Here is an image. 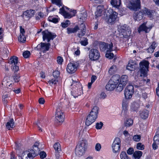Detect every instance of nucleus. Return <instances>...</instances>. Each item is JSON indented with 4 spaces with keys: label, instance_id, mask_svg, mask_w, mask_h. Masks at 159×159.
<instances>
[{
    "label": "nucleus",
    "instance_id": "e2e57ef3",
    "mask_svg": "<svg viewBox=\"0 0 159 159\" xmlns=\"http://www.w3.org/2000/svg\"><path fill=\"white\" fill-rule=\"evenodd\" d=\"M64 6H63L61 8H60L59 9V13L62 15L64 14V13L66 12Z\"/></svg>",
    "mask_w": 159,
    "mask_h": 159
},
{
    "label": "nucleus",
    "instance_id": "9d476101",
    "mask_svg": "<svg viewBox=\"0 0 159 159\" xmlns=\"http://www.w3.org/2000/svg\"><path fill=\"white\" fill-rule=\"evenodd\" d=\"M147 22H144L141 24L138 29V32L140 34L141 32H144L145 33H147L149 32L152 28V26L151 25L147 26L146 25Z\"/></svg>",
    "mask_w": 159,
    "mask_h": 159
},
{
    "label": "nucleus",
    "instance_id": "8fccbe9b",
    "mask_svg": "<svg viewBox=\"0 0 159 159\" xmlns=\"http://www.w3.org/2000/svg\"><path fill=\"white\" fill-rule=\"evenodd\" d=\"M141 136L140 135L136 134L134 135L133 137V139L136 142L139 141L141 139Z\"/></svg>",
    "mask_w": 159,
    "mask_h": 159
},
{
    "label": "nucleus",
    "instance_id": "9b49d317",
    "mask_svg": "<svg viewBox=\"0 0 159 159\" xmlns=\"http://www.w3.org/2000/svg\"><path fill=\"white\" fill-rule=\"evenodd\" d=\"M86 145V143L84 141H82L77 148L76 154L80 156H82L85 151Z\"/></svg>",
    "mask_w": 159,
    "mask_h": 159
},
{
    "label": "nucleus",
    "instance_id": "603ef678",
    "mask_svg": "<svg viewBox=\"0 0 159 159\" xmlns=\"http://www.w3.org/2000/svg\"><path fill=\"white\" fill-rule=\"evenodd\" d=\"M18 38L19 41H20L21 42L24 43L25 42V41H26V38L25 37V35H24V36H22V35H20Z\"/></svg>",
    "mask_w": 159,
    "mask_h": 159
},
{
    "label": "nucleus",
    "instance_id": "bf43d9fd",
    "mask_svg": "<svg viewBox=\"0 0 159 159\" xmlns=\"http://www.w3.org/2000/svg\"><path fill=\"white\" fill-rule=\"evenodd\" d=\"M53 75L55 78H57L60 75V72L58 70H55L53 72Z\"/></svg>",
    "mask_w": 159,
    "mask_h": 159
},
{
    "label": "nucleus",
    "instance_id": "c03bdc74",
    "mask_svg": "<svg viewBox=\"0 0 159 159\" xmlns=\"http://www.w3.org/2000/svg\"><path fill=\"white\" fill-rule=\"evenodd\" d=\"M70 24V21L69 20H66L65 22H62L61 26L63 28H66Z\"/></svg>",
    "mask_w": 159,
    "mask_h": 159
},
{
    "label": "nucleus",
    "instance_id": "680f3d73",
    "mask_svg": "<svg viewBox=\"0 0 159 159\" xmlns=\"http://www.w3.org/2000/svg\"><path fill=\"white\" fill-rule=\"evenodd\" d=\"M127 153L129 155L132 154L134 152V150L133 148H130L127 151Z\"/></svg>",
    "mask_w": 159,
    "mask_h": 159
},
{
    "label": "nucleus",
    "instance_id": "79ce46f5",
    "mask_svg": "<svg viewBox=\"0 0 159 159\" xmlns=\"http://www.w3.org/2000/svg\"><path fill=\"white\" fill-rule=\"evenodd\" d=\"M121 159H130L127 155L126 152L125 151H122L120 155Z\"/></svg>",
    "mask_w": 159,
    "mask_h": 159
},
{
    "label": "nucleus",
    "instance_id": "09e8293b",
    "mask_svg": "<svg viewBox=\"0 0 159 159\" xmlns=\"http://www.w3.org/2000/svg\"><path fill=\"white\" fill-rule=\"evenodd\" d=\"M30 55V52L28 51H26L24 52L23 53V56L25 58L29 57Z\"/></svg>",
    "mask_w": 159,
    "mask_h": 159
},
{
    "label": "nucleus",
    "instance_id": "58836bf2",
    "mask_svg": "<svg viewBox=\"0 0 159 159\" xmlns=\"http://www.w3.org/2000/svg\"><path fill=\"white\" fill-rule=\"evenodd\" d=\"M123 84L120 82L117 86L116 87V91L117 92H120L123 89L125 85H124Z\"/></svg>",
    "mask_w": 159,
    "mask_h": 159
},
{
    "label": "nucleus",
    "instance_id": "864d4df0",
    "mask_svg": "<svg viewBox=\"0 0 159 159\" xmlns=\"http://www.w3.org/2000/svg\"><path fill=\"white\" fill-rule=\"evenodd\" d=\"M103 125V123L102 122H100L99 123H97L96 125V128L97 129H100Z\"/></svg>",
    "mask_w": 159,
    "mask_h": 159
},
{
    "label": "nucleus",
    "instance_id": "4be33fe9",
    "mask_svg": "<svg viewBox=\"0 0 159 159\" xmlns=\"http://www.w3.org/2000/svg\"><path fill=\"white\" fill-rule=\"evenodd\" d=\"M116 87V85L115 84L109 80L106 86V89L108 91H111L114 90Z\"/></svg>",
    "mask_w": 159,
    "mask_h": 159
},
{
    "label": "nucleus",
    "instance_id": "aec40b11",
    "mask_svg": "<svg viewBox=\"0 0 159 159\" xmlns=\"http://www.w3.org/2000/svg\"><path fill=\"white\" fill-rule=\"evenodd\" d=\"M35 12L34 10L31 9L27 10L24 12L23 15L28 18H30L34 16Z\"/></svg>",
    "mask_w": 159,
    "mask_h": 159
},
{
    "label": "nucleus",
    "instance_id": "4c0bfd02",
    "mask_svg": "<svg viewBox=\"0 0 159 159\" xmlns=\"http://www.w3.org/2000/svg\"><path fill=\"white\" fill-rule=\"evenodd\" d=\"M0 51L1 52V54L3 55H4L7 56V55L9 53V52L7 48L5 47L1 48L0 49Z\"/></svg>",
    "mask_w": 159,
    "mask_h": 159
},
{
    "label": "nucleus",
    "instance_id": "a18cd8bd",
    "mask_svg": "<svg viewBox=\"0 0 159 159\" xmlns=\"http://www.w3.org/2000/svg\"><path fill=\"white\" fill-rule=\"evenodd\" d=\"M136 147L138 149L143 150L144 149L145 146L141 143H139L137 144Z\"/></svg>",
    "mask_w": 159,
    "mask_h": 159
},
{
    "label": "nucleus",
    "instance_id": "e433bc0d",
    "mask_svg": "<svg viewBox=\"0 0 159 159\" xmlns=\"http://www.w3.org/2000/svg\"><path fill=\"white\" fill-rule=\"evenodd\" d=\"M120 145H114L112 144V148L113 151L114 152L116 153L120 150Z\"/></svg>",
    "mask_w": 159,
    "mask_h": 159
},
{
    "label": "nucleus",
    "instance_id": "2f4dec72",
    "mask_svg": "<svg viewBox=\"0 0 159 159\" xmlns=\"http://www.w3.org/2000/svg\"><path fill=\"white\" fill-rule=\"evenodd\" d=\"M128 77L126 75H123L121 76L120 82L123 84L124 85H126L128 81Z\"/></svg>",
    "mask_w": 159,
    "mask_h": 159
},
{
    "label": "nucleus",
    "instance_id": "f03ea898",
    "mask_svg": "<svg viewBox=\"0 0 159 159\" xmlns=\"http://www.w3.org/2000/svg\"><path fill=\"white\" fill-rule=\"evenodd\" d=\"M149 64V62L146 61H141L140 62L139 66L141 76L146 77L147 76Z\"/></svg>",
    "mask_w": 159,
    "mask_h": 159
},
{
    "label": "nucleus",
    "instance_id": "c85d7f7f",
    "mask_svg": "<svg viewBox=\"0 0 159 159\" xmlns=\"http://www.w3.org/2000/svg\"><path fill=\"white\" fill-rule=\"evenodd\" d=\"M71 86H72V88H80L82 89L81 85L80 83L78 81H76L73 80Z\"/></svg>",
    "mask_w": 159,
    "mask_h": 159
},
{
    "label": "nucleus",
    "instance_id": "f257e3e1",
    "mask_svg": "<svg viewBox=\"0 0 159 159\" xmlns=\"http://www.w3.org/2000/svg\"><path fill=\"white\" fill-rule=\"evenodd\" d=\"M80 30V33L78 34L77 36L79 38L85 35L86 33V28L84 24L82 23L80 25V27L78 25L75 26L74 28L68 27L67 28V33L70 34L76 33L78 30Z\"/></svg>",
    "mask_w": 159,
    "mask_h": 159
},
{
    "label": "nucleus",
    "instance_id": "a19ab883",
    "mask_svg": "<svg viewBox=\"0 0 159 159\" xmlns=\"http://www.w3.org/2000/svg\"><path fill=\"white\" fill-rule=\"evenodd\" d=\"M52 3L53 4H55L60 7L62 5L61 0H51Z\"/></svg>",
    "mask_w": 159,
    "mask_h": 159
},
{
    "label": "nucleus",
    "instance_id": "7ed1b4c3",
    "mask_svg": "<svg viewBox=\"0 0 159 159\" xmlns=\"http://www.w3.org/2000/svg\"><path fill=\"white\" fill-rule=\"evenodd\" d=\"M42 34L43 41L46 40L48 43H49L51 40H53L57 36L55 33H52L49 31L48 30L43 31Z\"/></svg>",
    "mask_w": 159,
    "mask_h": 159
},
{
    "label": "nucleus",
    "instance_id": "7c9ffc66",
    "mask_svg": "<svg viewBox=\"0 0 159 159\" xmlns=\"http://www.w3.org/2000/svg\"><path fill=\"white\" fill-rule=\"evenodd\" d=\"M139 105L138 103L134 102L131 104L130 109L132 111H135L137 112L138 111Z\"/></svg>",
    "mask_w": 159,
    "mask_h": 159
},
{
    "label": "nucleus",
    "instance_id": "0e129e2a",
    "mask_svg": "<svg viewBox=\"0 0 159 159\" xmlns=\"http://www.w3.org/2000/svg\"><path fill=\"white\" fill-rule=\"evenodd\" d=\"M57 81L58 80H57V79L55 78L54 79H52L51 80H49L48 82L50 84H57Z\"/></svg>",
    "mask_w": 159,
    "mask_h": 159
},
{
    "label": "nucleus",
    "instance_id": "39448f33",
    "mask_svg": "<svg viewBox=\"0 0 159 159\" xmlns=\"http://www.w3.org/2000/svg\"><path fill=\"white\" fill-rule=\"evenodd\" d=\"M120 31L122 33L120 37L121 38H128L131 34L130 28L126 25H124L120 27Z\"/></svg>",
    "mask_w": 159,
    "mask_h": 159
},
{
    "label": "nucleus",
    "instance_id": "37998d69",
    "mask_svg": "<svg viewBox=\"0 0 159 159\" xmlns=\"http://www.w3.org/2000/svg\"><path fill=\"white\" fill-rule=\"evenodd\" d=\"M133 121L130 119H128L125 122V126L129 127L132 125L133 124Z\"/></svg>",
    "mask_w": 159,
    "mask_h": 159
},
{
    "label": "nucleus",
    "instance_id": "4468645a",
    "mask_svg": "<svg viewBox=\"0 0 159 159\" xmlns=\"http://www.w3.org/2000/svg\"><path fill=\"white\" fill-rule=\"evenodd\" d=\"M39 148L36 147H35V149L33 148V149L30 150V151H29V153H28V158H31V159H32L39 153Z\"/></svg>",
    "mask_w": 159,
    "mask_h": 159
},
{
    "label": "nucleus",
    "instance_id": "1a4fd4ad",
    "mask_svg": "<svg viewBox=\"0 0 159 159\" xmlns=\"http://www.w3.org/2000/svg\"><path fill=\"white\" fill-rule=\"evenodd\" d=\"M99 47L102 51H106L107 52H111L113 51V43H111L110 44H108L107 43L103 42L100 44Z\"/></svg>",
    "mask_w": 159,
    "mask_h": 159
},
{
    "label": "nucleus",
    "instance_id": "5fc2aeb1",
    "mask_svg": "<svg viewBox=\"0 0 159 159\" xmlns=\"http://www.w3.org/2000/svg\"><path fill=\"white\" fill-rule=\"evenodd\" d=\"M84 38V40L81 41L80 43L82 45L86 46L88 44V39L87 38Z\"/></svg>",
    "mask_w": 159,
    "mask_h": 159
},
{
    "label": "nucleus",
    "instance_id": "6e6552de",
    "mask_svg": "<svg viewBox=\"0 0 159 159\" xmlns=\"http://www.w3.org/2000/svg\"><path fill=\"white\" fill-rule=\"evenodd\" d=\"M134 92V87L132 85H129L125 88L124 94L125 97L127 99L130 98Z\"/></svg>",
    "mask_w": 159,
    "mask_h": 159
},
{
    "label": "nucleus",
    "instance_id": "6ab92c4d",
    "mask_svg": "<svg viewBox=\"0 0 159 159\" xmlns=\"http://www.w3.org/2000/svg\"><path fill=\"white\" fill-rule=\"evenodd\" d=\"M143 12L144 14H146L148 16V17L151 19H152L153 18V14L155 12L154 10H151L145 8L143 10Z\"/></svg>",
    "mask_w": 159,
    "mask_h": 159
},
{
    "label": "nucleus",
    "instance_id": "cd10ccee",
    "mask_svg": "<svg viewBox=\"0 0 159 159\" xmlns=\"http://www.w3.org/2000/svg\"><path fill=\"white\" fill-rule=\"evenodd\" d=\"M101 6H98L97 9V10L95 13V18L101 16L102 15V10Z\"/></svg>",
    "mask_w": 159,
    "mask_h": 159
},
{
    "label": "nucleus",
    "instance_id": "f3484780",
    "mask_svg": "<svg viewBox=\"0 0 159 159\" xmlns=\"http://www.w3.org/2000/svg\"><path fill=\"white\" fill-rule=\"evenodd\" d=\"M82 92V89L80 88H72L71 94L75 98L77 97L78 96L81 94Z\"/></svg>",
    "mask_w": 159,
    "mask_h": 159
},
{
    "label": "nucleus",
    "instance_id": "5701e85b",
    "mask_svg": "<svg viewBox=\"0 0 159 159\" xmlns=\"http://www.w3.org/2000/svg\"><path fill=\"white\" fill-rule=\"evenodd\" d=\"M139 114L140 116L142 119H145L148 116L149 111L146 109H144L142 111H140Z\"/></svg>",
    "mask_w": 159,
    "mask_h": 159
},
{
    "label": "nucleus",
    "instance_id": "473e14b6",
    "mask_svg": "<svg viewBox=\"0 0 159 159\" xmlns=\"http://www.w3.org/2000/svg\"><path fill=\"white\" fill-rule=\"evenodd\" d=\"M143 152L140 151H136L133 154V156L134 157L137 159H139L142 156Z\"/></svg>",
    "mask_w": 159,
    "mask_h": 159
},
{
    "label": "nucleus",
    "instance_id": "dca6fc26",
    "mask_svg": "<svg viewBox=\"0 0 159 159\" xmlns=\"http://www.w3.org/2000/svg\"><path fill=\"white\" fill-rule=\"evenodd\" d=\"M143 10L134 13L133 18L135 20H141L143 16Z\"/></svg>",
    "mask_w": 159,
    "mask_h": 159
},
{
    "label": "nucleus",
    "instance_id": "20e7f679",
    "mask_svg": "<svg viewBox=\"0 0 159 159\" xmlns=\"http://www.w3.org/2000/svg\"><path fill=\"white\" fill-rule=\"evenodd\" d=\"M89 59L92 61L98 60L100 57L99 51L96 48H92L89 51Z\"/></svg>",
    "mask_w": 159,
    "mask_h": 159
},
{
    "label": "nucleus",
    "instance_id": "338daca9",
    "mask_svg": "<svg viewBox=\"0 0 159 159\" xmlns=\"http://www.w3.org/2000/svg\"><path fill=\"white\" fill-rule=\"evenodd\" d=\"M20 35H22V36L25 35V30L24 28H22V26H20Z\"/></svg>",
    "mask_w": 159,
    "mask_h": 159
},
{
    "label": "nucleus",
    "instance_id": "c756f323",
    "mask_svg": "<svg viewBox=\"0 0 159 159\" xmlns=\"http://www.w3.org/2000/svg\"><path fill=\"white\" fill-rule=\"evenodd\" d=\"M2 84L4 87L8 88L13 86L14 84H12L11 81H7L4 79L2 81Z\"/></svg>",
    "mask_w": 159,
    "mask_h": 159
},
{
    "label": "nucleus",
    "instance_id": "c9c22d12",
    "mask_svg": "<svg viewBox=\"0 0 159 159\" xmlns=\"http://www.w3.org/2000/svg\"><path fill=\"white\" fill-rule=\"evenodd\" d=\"M20 76L19 73H14L12 76V77L15 82H18L20 80Z\"/></svg>",
    "mask_w": 159,
    "mask_h": 159
},
{
    "label": "nucleus",
    "instance_id": "3c124183",
    "mask_svg": "<svg viewBox=\"0 0 159 159\" xmlns=\"http://www.w3.org/2000/svg\"><path fill=\"white\" fill-rule=\"evenodd\" d=\"M11 68L13 69L14 73H15L16 72L18 71L19 70V66H17V65H12L11 66Z\"/></svg>",
    "mask_w": 159,
    "mask_h": 159
},
{
    "label": "nucleus",
    "instance_id": "4d7b16f0",
    "mask_svg": "<svg viewBox=\"0 0 159 159\" xmlns=\"http://www.w3.org/2000/svg\"><path fill=\"white\" fill-rule=\"evenodd\" d=\"M63 16H64L65 18L70 19L72 17V16L69 13L66 12H65Z\"/></svg>",
    "mask_w": 159,
    "mask_h": 159
},
{
    "label": "nucleus",
    "instance_id": "72a5a7b5",
    "mask_svg": "<svg viewBox=\"0 0 159 159\" xmlns=\"http://www.w3.org/2000/svg\"><path fill=\"white\" fill-rule=\"evenodd\" d=\"M48 19L49 21L54 23H57L60 20L59 18H55L53 16H49Z\"/></svg>",
    "mask_w": 159,
    "mask_h": 159
},
{
    "label": "nucleus",
    "instance_id": "49530a36",
    "mask_svg": "<svg viewBox=\"0 0 159 159\" xmlns=\"http://www.w3.org/2000/svg\"><path fill=\"white\" fill-rule=\"evenodd\" d=\"M120 142L121 141L120 139L118 137H116L115 139L112 144H113V145L116 144L120 145Z\"/></svg>",
    "mask_w": 159,
    "mask_h": 159
},
{
    "label": "nucleus",
    "instance_id": "bb28decb",
    "mask_svg": "<svg viewBox=\"0 0 159 159\" xmlns=\"http://www.w3.org/2000/svg\"><path fill=\"white\" fill-rule=\"evenodd\" d=\"M14 120L12 118L9 120L6 125V128L8 129V130L14 128Z\"/></svg>",
    "mask_w": 159,
    "mask_h": 159
},
{
    "label": "nucleus",
    "instance_id": "0eeeda50",
    "mask_svg": "<svg viewBox=\"0 0 159 159\" xmlns=\"http://www.w3.org/2000/svg\"><path fill=\"white\" fill-rule=\"evenodd\" d=\"M51 44L49 43H45L41 42L35 48V49L40 51L43 53H45L47 51L49 50Z\"/></svg>",
    "mask_w": 159,
    "mask_h": 159
},
{
    "label": "nucleus",
    "instance_id": "a878e982",
    "mask_svg": "<svg viewBox=\"0 0 159 159\" xmlns=\"http://www.w3.org/2000/svg\"><path fill=\"white\" fill-rule=\"evenodd\" d=\"M18 62V58L16 56L12 57L8 60V63L12 65H17Z\"/></svg>",
    "mask_w": 159,
    "mask_h": 159
},
{
    "label": "nucleus",
    "instance_id": "412c9836",
    "mask_svg": "<svg viewBox=\"0 0 159 159\" xmlns=\"http://www.w3.org/2000/svg\"><path fill=\"white\" fill-rule=\"evenodd\" d=\"M96 119L94 118V117H92V116L89 115L85 120V125L87 126H89L93 123Z\"/></svg>",
    "mask_w": 159,
    "mask_h": 159
},
{
    "label": "nucleus",
    "instance_id": "2eb2a0df",
    "mask_svg": "<svg viewBox=\"0 0 159 159\" xmlns=\"http://www.w3.org/2000/svg\"><path fill=\"white\" fill-rule=\"evenodd\" d=\"M118 13L115 11H112V13L111 14L108 19V23L111 24H114L116 20L118 18Z\"/></svg>",
    "mask_w": 159,
    "mask_h": 159
},
{
    "label": "nucleus",
    "instance_id": "ddd939ff",
    "mask_svg": "<svg viewBox=\"0 0 159 159\" xmlns=\"http://www.w3.org/2000/svg\"><path fill=\"white\" fill-rule=\"evenodd\" d=\"M131 6L129 8L131 10L136 11L140 9V0H135L133 2L131 3Z\"/></svg>",
    "mask_w": 159,
    "mask_h": 159
},
{
    "label": "nucleus",
    "instance_id": "b1692460",
    "mask_svg": "<svg viewBox=\"0 0 159 159\" xmlns=\"http://www.w3.org/2000/svg\"><path fill=\"white\" fill-rule=\"evenodd\" d=\"M120 79V77L119 75H113L109 80L117 85L119 82Z\"/></svg>",
    "mask_w": 159,
    "mask_h": 159
},
{
    "label": "nucleus",
    "instance_id": "f8f14e48",
    "mask_svg": "<svg viewBox=\"0 0 159 159\" xmlns=\"http://www.w3.org/2000/svg\"><path fill=\"white\" fill-rule=\"evenodd\" d=\"M77 70V66L75 63L70 62L69 63L66 68V70L68 73L72 74L75 72Z\"/></svg>",
    "mask_w": 159,
    "mask_h": 159
},
{
    "label": "nucleus",
    "instance_id": "6e6d98bb",
    "mask_svg": "<svg viewBox=\"0 0 159 159\" xmlns=\"http://www.w3.org/2000/svg\"><path fill=\"white\" fill-rule=\"evenodd\" d=\"M122 107L123 109L125 111H126L128 107V103L126 101H123L122 102Z\"/></svg>",
    "mask_w": 159,
    "mask_h": 159
},
{
    "label": "nucleus",
    "instance_id": "69168bd1",
    "mask_svg": "<svg viewBox=\"0 0 159 159\" xmlns=\"http://www.w3.org/2000/svg\"><path fill=\"white\" fill-rule=\"evenodd\" d=\"M101 148V144L99 143H97L96 144L95 146V149L96 151H99L100 150Z\"/></svg>",
    "mask_w": 159,
    "mask_h": 159
},
{
    "label": "nucleus",
    "instance_id": "774afa93",
    "mask_svg": "<svg viewBox=\"0 0 159 159\" xmlns=\"http://www.w3.org/2000/svg\"><path fill=\"white\" fill-rule=\"evenodd\" d=\"M116 3H115V5L114 6V7H115L116 8H119L120 6L121 2L120 0H118V1H116Z\"/></svg>",
    "mask_w": 159,
    "mask_h": 159
},
{
    "label": "nucleus",
    "instance_id": "423d86ee",
    "mask_svg": "<svg viewBox=\"0 0 159 159\" xmlns=\"http://www.w3.org/2000/svg\"><path fill=\"white\" fill-rule=\"evenodd\" d=\"M65 115L62 111L61 108L58 107L56 109L55 114V121L57 123H62L64 121Z\"/></svg>",
    "mask_w": 159,
    "mask_h": 159
},
{
    "label": "nucleus",
    "instance_id": "13d9d810",
    "mask_svg": "<svg viewBox=\"0 0 159 159\" xmlns=\"http://www.w3.org/2000/svg\"><path fill=\"white\" fill-rule=\"evenodd\" d=\"M39 155L41 159L45 158L46 156V154L44 151H41L39 153Z\"/></svg>",
    "mask_w": 159,
    "mask_h": 159
},
{
    "label": "nucleus",
    "instance_id": "de8ad7c7",
    "mask_svg": "<svg viewBox=\"0 0 159 159\" xmlns=\"http://www.w3.org/2000/svg\"><path fill=\"white\" fill-rule=\"evenodd\" d=\"M134 65H132L129 63L126 67V69L129 70L133 71L134 69Z\"/></svg>",
    "mask_w": 159,
    "mask_h": 159
},
{
    "label": "nucleus",
    "instance_id": "393cba45",
    "mask_svg": "<svg viewBox=\"0 0 159 159\" xmlns=\"http://www.w3.org/2000/svg\"><path fill=\"white\" fill-rule=\"evenodd\" d=\"M157 46V45H156V43L155 41L153 42H152L151 45L147 49V52L148 53H152Z\"/></svg>",
    "mask_w": 159,
    "mask_h": 159
},
{
    "label": "nucleus",
    "instance_id": "f704fd0d",
    "mask_svg": "<svg viewBox=\"0 0 159 159\" xmlns=\"http://www.w3.org/2000/svg\"><path fill=\"white\" fill-rule=\"evenodd\" d=\"M116 70V66L113 65L110 67L109 70L108 72L110 75H112L115 73Z\"/></svg>",
    "mask_w": 159,
    "mask_h": 159
},
{
    "label": "nucleus",
    "instance_id": "ea45409f",
    "mask_svg": "<svg viewBox=\"0 0 159 159\" xmlns=\"http://www.w3.org/2000/svg\"><path fill=\"white\" fill-rule=\"evenodd\" d=\"M55 152L61 151V148L60 144L58 143H56L53 146Z\"/></svg>",
    "mask_w": 159,
    "mask_h": 159
},
{
    "label": "nucleus",
    "instance_id": "a211bd4d",
    "mask_svg": "<svg viewBox=\"0 0 159 159\" xmlns=\"http://www.w3.org/2000/svg\"><path fill=\"white\" fill-rule=\"evenodd\" d=\"M98 110V107L97 106H95L92 108L89 115L92 117H94V118H97Z\"/></svg>",
    "mask_w": 159,
    "mask_h": 159
},
{
    "label": "nucleus",
    "instance_id": "052dcab7",
    "mask_svg": "<svg viewBox=\"0 0 159 159\" xmlns=\"http://www.w3.org/2000/svg\"><path fill=\"white\" fill-rule=\"evenodd\" d=\"M63 59L62 57L61 56H58L57 59V61L59 64H61L63 61Z\"/></svg>",
    "mask_w": 159,
    "mask_h": 159
}]
</instances>
